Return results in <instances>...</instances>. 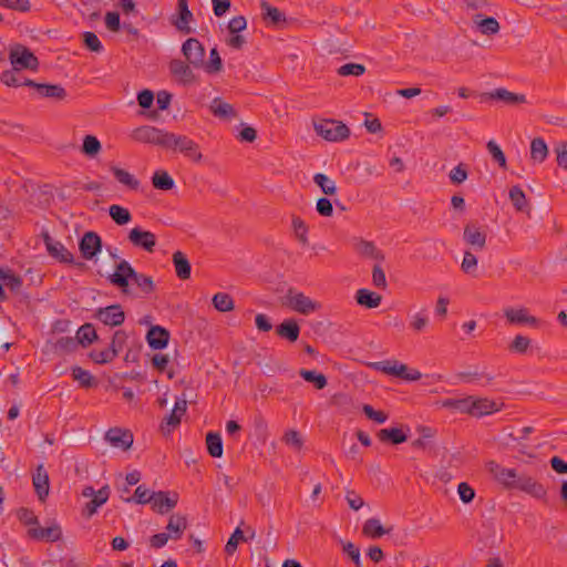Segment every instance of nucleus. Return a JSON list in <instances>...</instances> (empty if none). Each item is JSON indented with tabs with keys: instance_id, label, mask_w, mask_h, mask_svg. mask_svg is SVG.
Listing matches in <instances>:
<instances>
[{
	"instance_id": "obj_50",
	"label": "nucleus",
	"mask_w": 567,
	"mask_h": 567,
	"mask_svg": "<svg viewBox=\"0 0 567 567\" xmlns=\"http://www.w3.org/2000/svg\"><path fill=\"white\" fill-rule=\"evenodd\" d=\"M260 6L262 9V16L265 20H269L272 24H278L285 21V16L279 9L271 7L266 1H262Z\"/></svg>"
},
{
	"instance_id": "obj_59",
	"label": "nucleus",
	"mask_w": 567,
	"mask_h": 567,
	"mask_svg": "<svg viewBox=\"0 0 567 567\" xmlns=\"http://www.w3.org/2000/svg\"><path fill=\"white\" fill-rule=\"evenodd\" d=\"M364 71H365V68L362 64L347 63V64L341 65L338 69V74L341 76H349V75L360 76L364 73Z\"/></svg>"
},
{
	"instance_id": "obj_13",
	"label": "nucleus",
	"mask_w": 567,
	"mask_h": 567,
	"mask_svg": "<svg viewBox=\"0 0 567 567\" xmlns=\"http://www.w3.org/2000/svg\"><path fill=\"white\" fill-rule=\"evenodd\" d=\"M515 487L537 499H544L547 495L545 486L527 475L519 476L515 482Z\"/></svg>"
},
{
	"instance_id": "obj_32",
	"label": "nucleus",
	"mask_w": 567,
	"mask_h": 567,
	"mask_svg": "<svg viewBox=\"0 0 567 567\" xmlns=\"http://www.w3.org/2000/svg\"><path fill=\"white\" fill-rule=\"evenodd\" d=\"M473 23L485 35L496 34L499 31V23L492 17L483 18L481 14H476L473 17Z\"/></svg>"
},
{
	"instance_id": "obj_18",
	"label": "nucleus",
	"mask_w": 567,
	"mask_h": 567,
	"mask_svg": "<svg viewBox=\"0 0 567 567\" xmlns=\"http://www.w3.org/2000/svg\"><path fill=\"white\" fill-rule=\"evenodd\" d=\"M463 239L475 250H483L486 246V234L474 224L464 227Z\"/></svg>"
},
{
	"instance_id": "obj_39",
	"label": "nucleus",
	"mask_w": 567,
	"mask_h": 567,
	"mask_svg": "<svg viewBox=\"0 0 567 567\" xmlns=\"http://www.w3.org/2000/svg\"><path fill=\"white\" fill-rule=\"evenodd\" d=\"M131 282L134 284L143 295H150L155 289L153 279L151 277L138 274L135 270L132 275Z\"/></svg>"
},
{
	"instance_id": "obj_16",
	"label": "nucleus",
	"mask_w": 567,
	"mask_h": 567,
	"mask_svg": "<svg viewBox=\"0 0 567 567\" xmlns=\"http://www.w3.org/2000/svg\"><path fill=\"white\" fill-rule=\"evenodd\" d=\"M96 318L106 326L115 327L123 323L125 315L120 305H112L99 309Z\"/></svg>"
},
{
	"instance_id": "obj_56",
	"label": "nucleus",
	"mask_w": 567,
	"mask_h": 567,
	"mask_svg": "<svg viewBox=\"0 0 567 567\" xmlns=\"http://www.w3.org/2000/svg\"><path fill=\"white\" fill-rule=\"evenodd\" d=\"M477 262V258L471 251H465L461 264V269L467 275L475 276Z\"/></svg>"
},
{
	"instance_id": "obj_55",
	"label": "nucleus",
	"mask_w": 567,
	"mask_h": 567,
	"mask_svg": "<svg viewBox=\"0 0 567 567\" xmlns=\"http://www.w3.org/2000/svg\"><path fill=\"white\" fill-rule=\"evenodd\" d=\"M430 322L429 316L425 311L415 312L410 317V327L414 332H422Z\"/></svg>"
},
{
	"instance_id": "obj_12",
	"label": "nucleus",
	"mask_w": 567,
	"mask_h": 567,
	"mask_svg": "<svg viewBox=\"0 0 567 567\" xmlns=\"http://www.w3.org/2000/svg\"><path fill=\"white\" fill-rule=\"evenodd\" d=\"M169 71L173 76L182 84L188 85L197 81L196 75L192 70V65L182 60H172L169 63Z\"/></svg>"
},
{
	"instance_id": "obj_15",
	"label": "nucleus",
	"mask_w": 567,
	"mask_h": 567,
	"mask_svg": "<svg viewBox=\"0 0 567 567\" xmlns=\"http://www.w3.org/2000/svg\"><path fill=\"white\" fill-rule=\"evenodd\" d=\"M105 440L114 447L128 450L133 444V434L120 427L110 429L105 433Z\"/></svg>"
},
{
	"instance_id": "obj_17",
	"label": "nucleus",
	"mask_w": 567,
	"mask_h": 567,
	"mask_svg": "<svg viewBox=\"0 0 567 567\" xmlns=\"http://www.w3.org/2000/svg\"><path fill=\"white\" fill-rule=\"evenodd\" d=\"M44 244L48 252L53 258L65 264L73 262V255L65 248V246L62 243L54 240L50 235L45 234Z\"/></svg>"
},
{
	"instance_id": "obj_53",
	"label": "nucleus",
	"mask_w": 567,
	"mask_h": 567,
	"mask_svg": "<svg viewBox=\"0 0 567 567\" xmlns=\"http://www.w3.org/2000/svg\"><path fill=\"white\" fill-rule=\"evenodd\" d=\"M214 307L220 312H227L234 309L231 297L224 292H218L213 297Z\"/></svg>"
},
{
	"instance_id": "obj_22",
	"label": "nucleus",
	"mask_w": 567,
	"mask_h": 567,
	"mask_svg": "<svg viewBox=\"0 0 567 567\" xmlns=\"http://www.w3.org/2000/svg\"><path fill=\"white\" fill-rule=\"evenodd\" d=\"M502 404L489 400L487 398H475L473 396V416L482 417L493 412L499 411Z\"/></svg>"
},
{
	"instance_id": "obj_41",
	"label": "nucleus",
	"mask_w": 567,
	"mask_h": 567,
	"mask_svg": "<svg viewBox=\"0 0 567 567\" xmlns=\"http://www.w3.org/2000/svg\"><path fill=\"white\" fill-rule=\"evenodd\" d=\"M207 451L213 457H220L223 455V441L217 432H209L206 435Z\"/></svg>"
},
{
	"instance_id": "obj_3",
	"label": "nucleus",
	"mask_w": 567,
	"mask_h": 567,
	"mask_svg": "<svg viewBox=\"0 0 567 567\" xmlns=\"http://www.w3.org/2000/svg\"><path fill=\"white\" fill-rule=\"evenodd\" d=\"M166 148L183 153L194 163H200L204 158L198 144L186 135L171 133Z\"/></svg>"
},
{
	"instance_id": "obj_5",
	"label": "nucleus",
	"mask_w": 567,
	"mask_h": 567,
	"mask_svg": "<svg viewBox=\"0 0 567 567\" xmlns=\"http://www.w3.org/2000/svg\"><path fill=\"white\" fill-rule=\"evenodd\" d=\"M169 136V132L150 125L140 126L131 133V137L136 142L154 144L165 148Z\"/></svg>"
},
{
	"instance_id": "obj_25",
	"label": "nucleus",
	"mask_w": 567,
	"mask_h": 567,
	"mask_svg": "<svg viewBox=\"0 0 567 567\" xmlns=\"http://www.w3.org/2000/svg\"><path fill=\"white\" fill-rule=\"evenodd\" d=\"M187 518L186 516L176 513L169 516L166 530L172 539H179L185 529L187 528Z\"/></svg>"
},
{
	"instance_id": "obj_9",
	"label": "nucleus",
	"mask_w": 567,
	"mask_h": 567,
	"mask_svg": "<svg viewBox=\"0 0 567 567\" xmlns=\"http://www.w3.org/2000/svg\"><path fill=\"white\" fill-rule=\"evenodd\" d=\"M503 312L509 324H528L536 327L539 322L536 317L529 315L528 309L525 307H507L503 310Z\"/></svg>"
},
{
	"instance_id": "obj_40",
	"label": "nucleus",
	"mask_w": 567,
	"mask_h": 567,
	"mask_svg": "<svg viewBox=\"0 0 567 567\" xmlns=\"http://www.w3.org/2000/svg\"><path fill=\"white\" fill-rule=\"evenodd\" d=\"M299 374L305 381L312 383L318 390H322L328 384L326 375L315 370L301 369Z\"/></svg>"
},
{
	"instance_id": "obj_48",
	"label": "nucleus",
	"mask_w": 567,
	"mask_h": 567,
	"mask_svg": "<svg viewBox=\"0 0 567 567\" xmlns=\"http://www.w3.org/2000/svg\"><path fill=\"white\" fill-rule=\"evenodd\" d=\"M102 150L100 141L94 135H85L82 152L89 157H95Z\"/></svg>"
},
{
	"instance_id": "obj_42",
	"label": "nucleus",
	"mask_w": 567,
	"mask_h": 567,
	"mask_svg": "<svg viewBox=\"0 0 567 567\" xmlns=\"http://www.w3.org/2000/svg\"><path fill=\"white\" fill-rule=\"evenodd\" d=\"M291 227L293 235L299 240V243L303 246L309 244L308 240V226L299 216H292Z\"/></svg>"
},
{
	"instance_id": "obj_57",
	"label": "nucleus",
	"mask_w": 567,
	"mask_h": 567,
	"mask_svg": "<svg viewBox=\"0 0 567 567\" xmlns=\"http://www.w3.org/2000/svg\"><path fill=\"white\" fill-rule=\"evenodd\" d=\"M530 343L532 341L529 338L522 334H517L511 342L509 350L523 354L528 350Z\"/></svg>"
},
{
	"instance_id": "obj_20",
	"label": "nucleus",
	"mask_w": 567,
	"mask_h": 567,
	"mask_svg": "<svg viewBox=\"0 0 567 567\" xmlns=\"http://www.w3.org/2000/svg\"><path fill=\"white\" fill-rule=\"evenodd\" d=\"M146 340L151 348L161 350L167 346L169 332L161 326H153L146 334Z\"/></svg>"
},
{
	"instance_id": "obj_10",
	"label": "nucleus",
	"mask_w": 567,
	"mask_h": 567,
	"mask_svg": "<svg viewBox=\"0 0 567 567\" xmlns=\"http://www.w3.org/2000/svg\"><path fill=\"white\" fill-rule=\"evenodd\" d=\"M78 341L72 337H56L49 340L44 347L45 353L63 355L75 351Z\"/></svg>"
},
{
	"instance_id": "obj_43",
	"label": "nucleus",
	"mask_w": 567,
	"mask_h": 567,
	"mask_svg": "<svg viewBox=\"0 0 567 567\" xmlns=\"http://www.w3.org/2000/svg\"><path fill=\"white\" fill-rule=\"evenodd\" d=\"M315 184L320 187L321 192L327 196H333L337 193L336 183L326 174L317 173L313 176Z\"/></svg>"
},
{
	"instance_id": "obj_37",
	"label": "nucleus",
	"mask_w": 567,
	"mask_h": 567,
	"mask_svg": "<svg viewBox=\"0 0 567 567\" xmlns=\"http://www.w3.org/2000/svg\"><path fill=\"white\" fill-rule=\"evenodd\" d=\"M193 20V13L188 9V6H179L178 7V18L174 21V25L184 33H190L192 28L189 27V22Z\"/></svg>"
},
{
	"instance_id": "obj_58",
	"label": "nucleus",
	"mask_w": 567,
	"mask_h": 567,
	"mask_svg": "<svg viewBox=\"0 0 567 567\" xmlns=\"http://www.w3.org/2000/svg\"><path fill=\"white\" fill-rule=\"evenodd\" d=\"M400 362L398 361H390V360H385V361H379V362H374L372 363V368L378 370V371H381L385 374H389V375H396L398 373V368L400 367Z\"/></svg>"
},
{
	"instance_id": "obj_26",
	"label": "nucleus",
	"mask_w": 567,
	"mask_h": 567,
	"mask_svg": "<svg viewBox=\"0 0 567 567\" xmlns=\"http://www.w3.org/2000/svg\"><path fill=\"white\" fill-rule=\"evenodd\" d=\"M508 196L517 212L525 213L527 216H530L532 208L529 202L518 185L511 187Z\"/></svg>"
},
{
	"instance_id": "obj_46",
	"label": "nucleus",
	"mask_w": 567,
	"mask_h": 567,
	"mask_svg": "<svg viewBox=\"0 0 567 567\" xmlns=\"http://www.w3.org/2000/svg\"><path fill=\"white\" fill-rule=\"evenodd\" d=\"M378 436L381 441H391L394 444L406 441V435L398 427L382 429L379 431Z\"/></svg>"
},
{
	"instance_id": "obj_64",
	"label": "nucleus",
	"mask_w": 567,
	"mask_h": 567,
	"mask_svg": "<svg viewBox=\"0 0 567 567\" xmlns=\"http://www.w3.org/2000/svg\"><path fill=\"white\" fill-rule=\"evenodd\" d=\"M554 152L556 153V161L558 166L567 169V143L559 142L556 144Z\"/></svg>"
},
{
	"instance_id": "obj_47",
	"label": "nucleus",
	"mask_w": 567,
	"mask_h": 567,
	"mask_svg": "<svg viewBox=\"0 0 567 567\" xmlns=\"http://www.w3.org/2000/svg\"><path fill=\"white\" fill-rule=\"evenodd\" d=\"M96 332L92 324L85 323L79 328L76 332V337L74 338L78 341V346H86L92 343L96 339Z\"/></svg>"
},
{
	"instance_id": "obj_45",
	"label": "nucleus",
	"mask_w": 567,
	"mask_h": 567,
	"mask_svg": "<svg viewBox=\"0 0 567 567\" xmlns=\"http://www.w3.org/2000/svg\"><path fill=\"white\" fill-rule=\"evenodd\" d=\"M152 184L156 189L169 190L174 187V179L165 171L156 172L152 177Z\"/></svg>"
},
{
	"instance_id": "obj_33",
	"label": "nucleus",
	"mask_w": 567,
	"mask_h": 567,
	"mask_svg": "<svg viewBox=\"0 0 567 567\" xmlns=\"http://www.w3.org/2000/svg\"><path fill=\"white\" fill-rule=\"evenodd\" d=\"M173 264L175 267L176 276L179 279L185 280L190 277V264L182 251L177 250L173 254Z\"/></svg>"
},
{
	"instance_id": "obj_35",
	"label": "nucleus",
	"mask_w": 567,
	"mask_h": 567,
	"mask_svg": "<svg viewBox=\"0 0 567 567\" xmlns=\"http://www.w3.org/2000/svg\"><path fill=\"white\" fill-rule=\"evenodd\" d=\"M355 300L360 306L373 309L380 306L382 297L368 289H359L355 295Z\"/></svg>"
},
{
	"instance_id": "obj_23",
	"label": "nucleus",
	"mask_w": 567,
	"mask_h": 567,
	"mask_svg": "<svg viewBox=\"0 0 567 567\" xmlns=\"http://www.w3.org/2000/svg\"><path fill=\"white\" fill-rule=\"evenodd\" d=\"M33 486L38 497L43 501L49 494V475L42 464L38 465L33 474Z\"/></svg>"
},
{
	"instance_id": "obj_7",
	"label": "nucleus",
	"mask_w": 567,
	"mask_h": 567,
	"mask_svg": "<svg viewBox=\"0 0 567 567\" xmlns=\"http://www.w3.org/2000/svg\"><path fill=\"white\" fill-rule=\"evenodd\" d=\"M182 53L193 68L202 69L205 65V48L197 39H187L182 44Z\"/></svg>"
},
{
	"instance_id": "obj_1",
	"label": "nucleus",
	"mask_w": 567,
	"mask_h": 567,
	"mask_svg": "<svg viewBox=\"0 0 567 567\" xmlns=\"http://www.w3.org/2000/svg\"><path fill=\"white\" fill-rule=\"evenodd\" d=\"M282 303L303 316H308L321 309V305L318 301H315L305 293L293 289H288Z\"/></svg>"
},
{
	"instance_id": "obj_24",
	"label": "nucleus",
	"mask_w": 567,
	"mask_h": 567,
	"mask_svg": "<svg viewBox=\"0 0 567 567\" xmlns=\"http://www.w3.org/2000/svg\"><path fill=\"white\" fill-rule=\"evenodd\" d=\"M482 96L484 99L501 100L507 104H522L526 102V96L524 94L513 93L506 89H496L492 92L484 93Z\"/></svg>"
},
{
	"instance_id": "obj_60",
	"label": "nucleus",
	"mask_w": 567,
	"mask_h": 567,
	"mask_svg": "<svg viewBox=\"0 0 567 567\" xmlns=\"http://www.w3.org/2000/svg\"><path fill=\"white\" fill-rule=\"evenodd\" d=\"M19 71L20 70H16L13 68L11 70L3 71L0 75V81L7 86L24 85V82H21L18 76Z\"/></svg>"
},
{
	"instance_id": "obj_38",
	"label": "nucleus",
	"mask_w": 567,
	"mask_h": 567,
	"mask_svg": "<svg viewBox=\"0 0 567 567\" xmlns=\"http://www.w3.org/2000/svg\"><path fill=\"white\" fill-rule=\"evenodd\" d=\"M548 155V147L545 141L536 137L530 143V157L533 161L543 163Z\"/></svg>"
},
{
	"instance_id": "obj_2",
	"label": "nucleus",
	"mask_w": 567,
	"mask_h": 567,
	"mask_svg": "<svg viewBox=\"0 0 567 567\" xmlns=\"http://www.w3.org/2000/svg\"><path fill=\"white\" fill-rule=\"evenodd\" d=\"M316 133L329 142H339L349 137L348 126L336 120H321L313 123Z\"/></svg>"
},
{
	"instance_id": "obj_34",
	"label": "nucleus",
	"mask_w": 567,
	"mask_h": 567,
	"mask_svg": "<svg viewBox=\"0 0 567 567\" xmlns=\"http://www.w3.org/2000/svg\"><path fill=\"white\" fill-rule=\"evenodd\" d=\"M355 248L358 252L364 257L374 259L377 261L384 260V254L379 250L372 241L360 239L357 243Z\"/></svg>"
},
{
	"instance_id": "obj_31",
	"label": "nucleus",
	"mask_w": 567,
	"mask_h": 567,
	"mask_svg": "<svg viewBox=\"0 0 567 567\" xmlns=\"http://www.w3.org/2000/svg\"><path fill=\"white\" fill-rule=\"evenodd\" d=\"M110 497V487L107 485L100 488L91 501L85 505L84 513L87 517L94 515L99 507L107 502Z\"/></svg>"
},
{
	"instance_id": "obj_51",
	"label": "nucleus",
	"mask_w": 567,
	"mask_h": 567,
	"mask_svg": "<svg viewBox=\"0 0 567 567\" xmlns=\"http://www.w3.org/2000/svg\"><path fill=\"white\" fill-rule=\"evenodd\" d=\"M2 285L13 293H20L22 287V280L19 276L12 271L2 270Z\"/></svg>"
},
{
	"instance_id": "obj_63",
	"label": "nucleus",
	"mask_w": 567,
	"mask_h": 567,
	"mask_svg": "<svg viewBox=\"0 0 567 567\" xmlns=\"http://www.w3.org/2000/svg\"><path fill=\"white\" fill-rule=\"evenodd\" d=\"M239 540H244V534H243L241 529L239 527H237L234 530V533L231 534V536L229 537V539L225 546V551L228 555H233L237 549Z\"/></svg>"
},
{
	"instance_id": "obj_44",
	"label": "nucleus",
	"mask_w": 567,
	"mask_h": 567,
	"mask_svg": "<svg viewBox=\"0 0 567 567\" xmlns=\"http://www.w3.org/2000/svg\"><path fill=\"white\" fill-rule=\"evenodd\" d=\"M111 171L113 172V174L118 183H121L132 189H136L140 186V182L133 175H131L127 171L116 167V166H112Z\"/></svg>"
},
{
	"instance_id": "obj_30",
	"label": "nucleus",
	"mask_w": 567,
	"mask_h": 567,
	"mask_svg": "<svg viewBox=\"0 0 567 567\" xmlns=\"http://www.w3.org/2000/svg\"><path fill=\"white\" fill-rule=\"evenodd\" d=\"M491 472L494 474L495 478L501 483L507 486L515 487V482L519 477L515 470L513 468H504L496 463H491Z\"/></svg>"
},
{
	"instance_id": "obj_54",
	"label": "nucleus",
	"mask_w": 567,
	"mask_h": 567,
	"mask_svg": "<svg viewBox=\"0 0 567 567\" xmlns=\"http://www.w3.org/2000/svg\"><path fill=\"white\" fill-rule=\"evenodd\" d=\"M72 377L75 381L80 383V385L84 388H91L96 384L92 374L80 367H75L72 369Z\"/></svg>"
},
{
	"instance_id": "obj_62",
	"label": "nucleus",
	"mask_w": 567,
	"mask_h": 567,
	"mask_svg": "<svg viewBox=\"0 0 567 567\" xmlns=\"http://www.w3.org/2000/svg\"><path fill=\"white\" fill-rule=\"evenodd\" d=\"M489 154L492 155L493 159L498 163V165L503 168L506 167V157L501 150V147L494 142L489 141L486 145Z\"/></svg>"
},
{
	"instance_id": "obj_21",
	"label": "nucleus",
	"mask_w": 567,
	"mask_h": 567,
	"mask_svg": "<svg viewBox=\"0 0 567 567\" xmlns=\"http://www.w3.org/2000/svg\"><path fill=\"white\" fill-rule=\"evenodd\" d=\"M186 410L187 400L185 398L177 399L174 409L165 419V425H162L163 431L171 432L172 429L176 427L181 423V419L186 413Z\"/></svg>"
},
{
	"instance_id": "obj_61",
	"label": "nucleus",
	"mask_w": 567,
	"mask_h": 567,
	"mask_svg": "<svg viewBox=\"0 0 567 567\" xmlns=\"http://www.w3.org/2000/svg\"><path fill=\"white\" fill-rule=\"evenodd\" d=\"M282 441L296 449V450H300L302 447V444H303V441H302V437L300 435V433L296 430H289L285 433L284 437H282Z\"/></svg>"
},
{
	"instance_id": "obj_28",
	"label": "nucleus",
	"mask_w": 567,
	"mask_h": 567,
	"mask_svg": "<svg viewBox=\"0 0 567 567\" xmlns=\"http://www.w3.org/2000/svg\"><path fill=\"white\" fill-rule=\"evenodd\" d=\"M29 534L34 539H44L47 542H56L62 536L61 527L58 524H52L45 528H30Z\"/></svg>"
},
{
	"instance_id": "obj_29",
	"label": "nucleus",
	"mask_w": 567,
	"mask_h": 567,
	"mask_svg": "<svg viewBox=\"0 0 567 567\" xmlns=\"http://www.w3.org/2000/svg\"><path fill=\"white\" fill-rule=\"evenodd\" d=\"M209 110L216 117L221 120H230L237 116V112L233 105L224 102L219 97H216L212 101Z\"/></svg>"
},
{
	"instance_id": "obj_8",
	"label": "nucleus",
	"mask_w": 567,
	"mask_h": 567,
	"mask_svg": "<svg viewBox=\"0 0 567 567\" xmlns=\"http://www.w3.org/2000/svg\"><path fill=\"white\" fill-rule=\"evenodd\" d=\"M127 238L133 246L143 248L148 252H152L156 246L155 234L148 230H144L140 227L132 228Z\"/></svg>"
},
{
	"instance_id": "obj_27",
	"label": "nucleus",
	"mask_w": 567,
	"mask_h": 567,
	"mask_svg": "<svg viewBox=\"0 0 567 567\" xmlns=\"http://www.w3.org/2000/svg\"><path fill=\"white\" fill-rule=\"evenodd\" d=\"M276 333L289 342H295L299 338L300 327L295 319H287L277 326Z\"/></svg>"
},
{
	"instance_id": "obj_11",
	"label": "nucleus",
	"mask_w": 567,
	"mask_h": 567,
	"mask_svg": "<svg viewBox=\"0 0 567 567\" xmlns=\"http://www.w3.org/2000/svg\"><path fill=\"white\" fill-rule=\"evenodd\" d=\"M101 237L94 231H86L80 240L79 248L84 259L91 260L101 250Z\"/></svg>"
},
{
	"instance_id": "obj_36",
	"label": "nucleus",
	"mask_w": 567,
	"mask_h": 567,
	"mask_svg": "<svg viewBox=\"0 0 567 567\" xmlns=\"http://www.w3.org/2000/svg\"><path fill=\"white\" fill-rule=\"evenodd\" d=\"M362 533L371 538H380L383 535L388 534L381 522L378 518H369L365 520L362 527Z\"/></svg>"
},
{
	"instance_id": "obj_6",
	"label": "nucleus",
	"mask_w": 567,
	"mask_h": 567,
	"mask_svg": "<svg viewBox=\"0 0 567 567\" xmlns=\"http://www.w3.org/2000/svg\"><path fill=\"white\" fill-rule=\"evenodd\" d=\"M133 272L134 268L127 260L123 259L116 265L114 272L107 276V280L120 288L123 293L131 295L130 282Z\"/></svg>"
},
{
	"instance_id": "obj_49",
	"label": "nucleus",
	"mask_w": 567,
	"mask_h": 567,
	"mask_svg": "<svg viewBox=\"0 0 567 567\" xmlns=\"http://www.w3.org/2000/svg\"><path fill=\"white\" fill-rule=\"evenodd\" d=\"M109 214L117 225H126L132 219L128 209L120 205H111L109 208Z\"/></svg>"
},
{
	"instance_id": "obj_19",
	"label": "nucleus",
	"mask_w": 567,
	"mask_h": 567,
	"mask_svg": "<svg viewBox=\"0 0 567 567\" xmlns=\"http://www.w3.org/2000/svg\"><path fill=\"white\" fill-rule=\"evenodd\" d=\"M24 85L35 87L38 92L44 97H52L63 100L66 96L65 90L58 84H41L32 80H25Z\"/></svg>"
},
{
	"instance_id": "obj_14",
	"label": "nucleus",
	"mask_w": 567,
	"mask_h": 567,
	"mask_svg": "<svg viewBox=\"0 0 567 567\" xmlns=\"http://www.w3.org/2000/svg\"><path fill=\"white\" fill-rule=\"evenodd\" d=\"M178 502V495L176 493L169 495L166 492H152L151 504L153 509L159 514H165L173 509Z\"/></svg>"
},
{
	"instance_id": "obj_52",
	"label": "nucleus",
	"mask_w": 567,
	"mask_h": 567,
	"mask_svg": "<svg viewBox=\"0 0 567 567\" xmlns=\"http://www.w3.org/2000/svg\"><path fill=\"white\" fill-rule=\"evenodd\" d=\"M209 74L218 73L223 69V62L216 48H213L209 52V60L205 62L202 68Z\"/></svg>"
},
{
	"instance_id": "obj_4",
	"label": "nucleus",
	"mask_w": 567,
	"mask_h": 567,
	"mask_svg": "<svg viewBox=\"0 0 567 567\" xmlns=\"http://www.w3.org/2000/svg\"><path fill=\"white\" fill-rule=\"evenodd\" d=\"M9 61L16 70H37L38 58L24 45L16 43L10 47Z\"/></svg>"
}]
</instances>
